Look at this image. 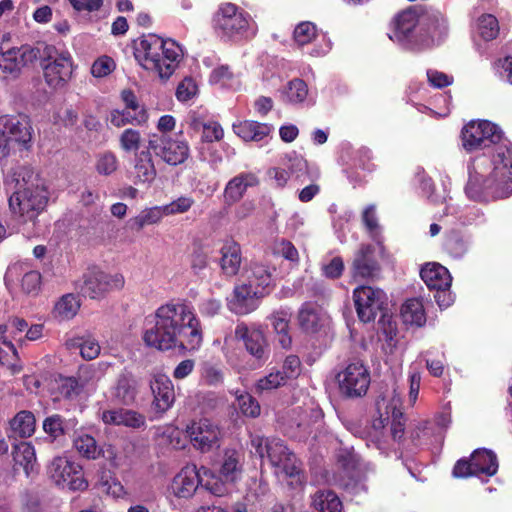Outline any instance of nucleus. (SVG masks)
I'll use <instances>...</instances> for the list:
<instances>
[{"instance_id":"f257e3e1","label":"nucleus","mask_w":512,"mask_h":512,"mask_svg":"<svg viewBox=\"0 0 512 512\" xmlns=\"http://www.w3.org/2000/svg\"><path fill=\"white\" fill-rule=\"evenodd\" d=\"M501 137L499 127L486 120L471 121L462 129V143L467 151L495 144L490 157L476 158L469 169L465 192L471 200L488 202L512 194V145L500 142Z\"/></svg>"},{"instance_id":"f03ea898","label":"nucleus","mask_w":512,"mask_h":512,"mask_svg":"<svg viewBox=\"0 0 512 512\" xmlns=\"http://www.w3.org/2000/svg\"><path fill=\"white\" fill-rule=\"evenodd\" d=\"M143 334V341L149 347L161 351L181 349L198 350L203 342L200 321L193 306L185 300L170 301L155 311Z\"/></svg>"},{"instance_id":"7ed1b4c3","label":"nucleus","mask_w":512,"mask_h":512,"mask_svg":"<svg viewBox=\"0 0 512 512\" xmlns=\"http://www.w3.org/2000/svg\"><path fill=\"white\" fill-rule=\"evenodd\" d=\"M134 56L144 69L155 72L161 79H169L183 58V50L172 39L155 34L141 36L135 42Z\"/></svg>"},{"instance_id":"20e7f679","label":"nucleus","mask_w":512,"mask_h":512,"mask_svg":"<svg viewBox=\"0 0 512 512\" xmlns=\"http://www.w3.org/2000/svg\"><path fill=\"white\" fill-rule=\"evenodd\" d=\"M251 445L261 458L267 456L275 474L280 479L289 480L292 486L302 485L304 477L301 463L281 439L252 435Z\"/></svg>"},{"instance_id":"39448f33","label":"nucleus","mask_w":512,"mask_h":512,"mask_svg":"<svg viewBox=\"0 0 512 512\" xmlns=\"http://www.w3.org/2000/svg\"><path fill=\"white\" fill-rule=\"evenodd\" d=\"M213 22L218 35L227 40L250 39L257 33V24L251 15L232 3L222 4Z\"/></svg>"},{"instance_id":"423d86ee","label":"nucleus","mask_w":512,"mask_h":512,"mask_svg":"<svg viewBox=\"0 0 512 512\" xmlns=\"http://www.w3.org/2000/svg\"><path fill=\"white\" fill-rule=\"evenodd\" d=\"M33 138V127L26 115L0 117V159L7 158L14 146L28 149Z\"/></svg>"},{"instance_id":"0eeeda50","label":"nucleus","mask_w":512,"mask_h":512,"mask_svg":"<svg viewBox=\"0 0 512 512\" xmlns=\"http://www.w3.org/2000/svg\"><path fill=\"white\" fill-rule=\"evenodd\" d=\"M203 475L207 477L204 488L211 494L221 497L227 492V484L239 481L243 473V458L236 450H225L219 469V477L211 470L202 467Z\"/></svg>"},{"instance_id":"6e6552de","label":"nucleus","mask_w":512,"mask_h":512,"mask_svg":"<svg viewBox=\"0 0 512 512\" xmlns=\"http://www.w3.org/2000/svg\"><path fill=\"white\" fill-rule=\"evenodd\" d=\"M47 203L48 192L45 186L15 190L9 198L10 211L20 223L34 221Z\"/></svg>"},{"instance_id":"1a4fd4ad","label":"nucleus","mask_w":512,"mask_h":512,"mask_svg":"<svg viewBox=\"0 0 512 512\" xmlns=\"http://www.w3.org/2000/svg\"><path fill=\"white\" fill-rule=\"evenodd\" d=\"M49 479L58 487L82 491L88 487L82 466L65 455L54 457L47 466Z\"/></svg>"},{"instance_id":"9d476101","label":"nucleus","mask_w":512,"mask_h":512,"mask_svg":"<svg viewBox=\"0 0 512 512\" xmlns=\"http://www.w3.org/2000/svg\"><path fill=\"white\" fill-rule=\"evenodd\" d=\"M339 391L349 398L362 397L370 385V373L363 362L354 360L342 368L336 375Z\"/></svg>"},{"instance_id":"9b49d317","label":"nucleus","mask_w":512,"mask_h":512,"mask_svg":"<svg viewBox=\"0 0 512 512\" xmlns=\"http://www.w3.org/2000/svg\"><path fill=\"white\" fill-rule=\"evenodd\" d=\"M124 277L120 273H106L97 268L89 269L84 273L80 292L91 299H100L107 293L123 288Z\"/></svg>"},{"instance_id":"f8f14e48","label":"nucleus","mask_w":512,"mask_h":512,"mask_svg":"<svg viewBox=\"0 0 512 512\" xmlns=\"http://www.w3.org/2000/svg\"><path fill=\"white\" fill-rule=\"evenodd\" d=\"M148 149L171 166L184 163L190 155L189 145L185 140L174 139L168 134H150Z\"/></svg>"},{"instance_id":"ddd939ff","label":"nucleus","mask_w":512,"mask_h":512,"mask_svg":"<svg viewBox=\"0 0 512 512\" xmlns=\"http://www.w3.org/2000/svg\"><path fill=\"white\" fill-rule=\"evenodd\" d=\"M3 42L0 45V78L17 77L25 66L33 63L39 55V49L29 45L21 47H6Z\"/></svg>"},{"instance_id":"4468645a","label":"nucleus","mask_w":512,"mask_h":512,"mask_svg":"<svg viewBox=\"0 0 512 512\" xmlns=\"http://www.w3.org/2000/svg\"><path fill=\"white\" fill-rule=\"evenodd\" d=\"M186 433L192 446L201 453L212 452L221 446L222 430L209 419L192 421L187 425Z\"/></svg>"},{"instance_id":"2eb2a0df","label":"nucleus","mask_w":512,"mask_h":512,"mask_svg":"<svg viewBox=\"0 0 512 512\" xmlns=\"http://www.w3.org/2000/svg\"><path fill=\"white\" fill-rule=\"evenodd\" d=\"M353 298L358 317L364 323L374 321L387 303L386 293L371 286L357 287L353 292Z\"/></svg>"},{"instance_id":"dca6fc26","label":"nucleus","mask_w":512,"mask_h":512,"mask_svg":"<svg viewBox=\"0 0 512 512\" xmlns=\"http://www.w3.org/2000/svg\"><path fill=\"white\" fill-rule=\"evenodd\" d=\"M498 470V461L494 452L487 449H477L471 455V460L460 459L453 468V476L464 478L479 474L493 476Z\"/></svg>"},{"instance_id":"f3484780","label":"nucleus","mask_w":512,"mask_h":512,"mask_svg":"<svg viewBox=\"0 0 512 512\" xmlns=\"http://www.w3.org/2000/svg\"><path fill=\"white\" fill-rule=\"evenodd\" d=\"M206 480L202 467L197 469L195 465H187L173 477L169 490L179 499H189L195 494L199 485L204 487Z\"/></svg>"},{"instance_id":"a211bd4d","label":"nucleus","mask_w":512,"mask_h":512,"mask_svg":"<svg viewBox=\"0 0 512 512\" xmlns=\"http://www.w3.org/2000/svg\"><path fill=\"white\" fill-rule=\"evenodd\" d=\"M44 78L47 85L53 89L64 87L72 76V58L67 52L54 57L43 66Z\"/></svg>"},{"instance_id":"6ab92c4d","label":"nucleus","mask_w":512,"mask_h":512,"mask_svg":"<svg viewBox=\"0 0 512 512\" xmlns=\"http://www.w3.org/2000/svg\"><path fill=\"white\" fill-rule=\"evenodd\" d=\"M21 279L22 290L26 294L35 295L40 290L41 275L39 272L30 270L25 263L17 262L11 264L5 273L4 281L6 287H10Z\"/></svg>"},{"instance_id":"aec40b11","label":"nucleus","mask_w":512,"mask_h":512,"mask_svg":"<svg viewBox=\"0 0 512 512\" xmlns=\"http://www.w3.org/2000/svg\"><path fill=\"white\" fill-rule=\"evenodd\" d=\"M150 387L154 396L152 408L157 414L162 415L174 404V385L167 375L154 373Z\"/></svg>"},{"instance_id":"412c9836","label":"nucleus","mask_w":512,"mask_h":512,"mask_svg":"<svg viewBox=\"0 0 512 512\" xmlns=\"http://www.w3.org/2000/svg\"><path fill=\"white\" fill-rule=\"evenodd\" d=\"M419 19L416 11L412 9L398 13L391 22L389 38L400 45L411 47V35Z\"/></svg>"},{"instance_id":"4be33fe9","label":"nucleus","mask_w":512,"mask_h":512,"mask_svg":"<svg viewBox=\"0 0 512 512\" xmlns=\"http://www.w3.org/2000/svg\"><path fill=\"white\" fill-rule=\"evenodd\" d=\"M264 294L248 283L235 286L232 297L228 301L229 309L235 314L246 315L258 307L259 298Z\"/></svg>"},{"instance_id":"5701e85b","label":"nucleus","mask_w":512,"mask_h":512,"mask_svg":"<svg viewBox=\"0 0 512 512\" xmlns=\"http://www.w3.org/2000/svg\"><path fill=\"white\" fill-rule=\"evenodd\" d=\"M235 337L244 342L246 350L254 358L262 361L268 358V344L261 330L251 329L246 324L240 323L236 326Z\"/></svg>"},{"instance_id":"b1692460","label":"nucleus","mask_w":512,"mask_h":512,"mask_svg":"<svg viewBox=\"0 0 512 512\" xmlns=\"http://www.w3.org/2000/svg\"><path fill=\"white\" fill-rule=\"evenodd\" d=\"M298 324L302 331L315 334L328 324V315L316 303L306 302L298 311Z\"/></svg>"},{"instance_id":"393cba45","label":"nucleus","mask_w":512,"mask_h":512,"mask_svg":"<svg viewBox=\"0 0 512 512\" xmlns=\"http://www.w3.org/2000/svg\"><path fill=\"white\" fill-rule=\"evenodd\" d=\"M220 268L227 278L236 276L242 264V252L240 245L232 240H225L220 248Z\"/></svg>"},{"instance_id":"a878e982","label":"nucleus","mask_w":512,"mask_h":512,"mask_svg":"<svg viewBox=\"0 0 512 512\" xmlns=\"http://www.w3.org/2000/svg\"><path fill=\"white\" fill-rule=\"evenodd\" d=\"M274 272V267H270L265 263L255 261L251 262L249 269L246 272V278L248 284L257 290H260L261 293L265 295L269 292L271 286L273 285Z\"/></svg>"},{"instance_id":"bb28decb","label":"nucleus","mask_w":512,"mask_h":512,"mask_svg":"<svg viewBox=\"0 0 512 512\" xmlns=\"http://www.w3.org/2000/svg\"><path fill=\"white\" fill-rule=\"evenodd\" d=\"M420 276L429 289H449L452 277L448 269L439 263H428L420 271Z\"/></svg>"},{"instance_id":"cd10ccee","label":"nucleus","mask_w":512,"mask_h":512,"mask_svg":"<svg viewBox=\"0 0 512 512\" xmlns=\"http://www.w3.org/2000/svg\"><path fill=\"white\" fill-rule=\"evenodd\" d=\"M374 248L371 245H361L353 260V277H373L379 270L377 262L373 259Z\"/></svg>"},{"instance_id":"c85d7f7f","label":"nucleus","mask_w":512,"mask_h":512,"mask_svg":"<svg viewBox=\"0 0 512 512\" xmlns=\"http://www.w3.org/2000/svg\"><path fill=\"white\" fill-rule=\"evenodd\" d=\"M102 421L108 425H123L131 428H139L145 424V417L140 413L129 409L105 410L101 415Z\"/></svg>"},{"instance_id":"c756f323","label":"nucleus","mask_w":512,"mask_h":512,"mask_svg":"<svg viewBox=\"0 0 512 512\" xmlns=\"http://www.w3.org/2000/svg\"><path fill=\"white\" fill-rule=\"evenodd\" d=\"M157 175L151 150L136 153L133 160L134 183H151Z\"/></svg>"},{"instance_id":"7c9ffc66","label":"nucleus","mask_w":512,"mask_h":512,"mask_svg":"<svg viewBox=\"0 0 512 512\" xmlns=\"http://www.w3.org/2000/svg\"><path fill=\"white\" fill-rule=\"evenodd\" d=\"M28 323L22 318H12L7 324L0 325V342L6 346L12 354V357L18 359V352L12 340L22 342L20 334L26 330Z\"/></svg>"},{"instance_id":"2f4dec72","label":"nucleus","mask_w":512,"mask_h":512,"mask_svg":"<svg viewBox=\"0 0 512 512\" xmlns=\"http://www.w3.org/2000/svg\"><path fill=\"white\" fill-rule=\"evenodd\" d=\"M258 184V179L253 173H241L232 178L224 189L225 202L232 204L239 201L248 187Z\"/></svg>"},{"instance_id":"473e14b6","label":"nucleus","mask_w":512,"mask_h":512,"mask_svg":"<svg viewBox=\"0 0 512 512\" xmlns=\"http://www.w3.org/2000/svg\"><path fill=\"white\" fill-rule=\"evenodd\" d=\"M12 457L15 466L23 468L27 477L37 470V457L34 446L29 442H20L13 446Z\"/></svg>"},{"instance_id":"72a5a7b5","label":"nucleus","mask_w":512,"mask_h":512,"mask_svg":"<svg viewBox=\"0 0 512 512\" xmlns=\"http://www.w3.org/2000/svg\"><path fill=\"white\" fill-rule=\"evenodd\" d=\"M8 184H14L15 190L34 189L35 187L44 186L43 181L34 173L33 169L28 166H18L7 178Z\"/></svg>"},{"instance_id":"f704fd0d","label":"nucleus","mask_w":512,"mask_h":512,"mask_svg":"<svg viewBox=\"0 0 512 512\" xmlns=\"http://www.w3.org/2000/svg\"><path fill=\"white\" fill-rule=\"evenodd\" d=\"M234 132L244 141H261L269 136L272 126L255 121H243L233 125Z\"/></svg>"},{"instance_id":"c9c22d12","label":"nucleus","mask_w":512,"mask_h":512,"mask_svg":"<svg viewBox=\"0 0 512 512\" xmlns=\"http://www.w3.org/2000/svg\"><path fill=\"white\" fill-rule=\"evenodd\" d=\"M311 506L319 512H345L337 494L331 490H318L311 496Z\"/></svg>"},{"instance_id":"e433bc0d","label":"nucleus","mask_w":512,"mask_h":512,"mask_svg":"<svg viewBox=\"0 0 512 512\" xmlns=\"http://www.w3.org/2000/svg\"><path fill=\"white\" fill-rule=\"evenodd\" d=\"M9 426L14 436L28 438L35 432L36 419L31 411L22 410L10 420Z\"/></svg>"},{"instance_id":"4c0bfd02","label":"nucleus","mask_w":512,"mask_h":512,"mask_svg":"<svg viewBox=\"0 0 512 512\" xmlns=\"http://www.w3.org/2000/svg\"><path fill=\"white\" fill-rule=\"evenodd\" d=\"M136 393L135 380L123 374L118 378L111 395L115 402L129 405L134 402Z\"/></svg>"},{"instance_id":"58836bf2","label":"nucleus","mask_w":512,"mask_h":512,"mask_svg":"<svg viewBox=\"0 0 512 512\" xmlns=\"http://www.w3.org/2000/svg\"><path fill=\"white\" fill-rule=\"evenodd\" d=\"M69 349H79L81 356L86 360H93L100 354L101 347L98 341L91 336L70 338L66 342Z\"/></svg>"},{"instance_id":"ea45409f","label":"nucleus","mask_w":512,"mask_h":512,"mask_svg":"<svg viewBox=\"0 0 512 512\" xmlns=\"http://www.w3.org/2000/svg\"><path fill=\"white\" fill-rule=\"evenodd\" d=\"M401 316L406 324L422 326L426 322V315L422 302L419 299L407 300L401 308Z\"/></svg>"},{"instance_id":"a19ab883","label":"nucleus","mask_w":512,"mask_h":512,"mask_svg":"<svg viewBox=\"0 0 512 512\" xmlns=\"http://www.w3.org/2000/svg\"><path fill=\"white\" fill-rule=\"evenodd\" d=\"M271 324L277 333V341L284 349L290 348L291 336L288 334L289 315L284 311L275 312L270 317Z\"/></svg>"},{"instance_id":"79ce46f5","label":"nucleus","mask_w":512,"mask_h":512,"mask_svg":"<svg viewBox=\"0 0 512 512\" xmlns=\"http://www.w3.org/2000/svg\"><path fill=\"white\" fill-rule=\"evenodd\" d=\"M73 446L82 457L90 460L97 459L102 453L96 440L91 435L85 433L75 436Z\"/></svg>"},{"instance_id":"37998d69","label":"nucleus","mask_w":512,"mask_h":512,"mask_svg":"<svg viewBox=\"0 0 512 512\" xmlns=\"http://www.w3.org/2000/svg\"><path fill=\"white\" fill-rule=\"evenodd\" d=\"M283 100L290 104L303 103L308 97L307 84L302 79H293L288 82L282 92Z\"/></svg>"},{"instance_id":"c03bdc74","label":"nucleus","mask_w":512,"mask_h":512,"mask_svg":"<svg viewBox=\"0 0 512 512\" xmlns=\"http://www.w3.org/2000/svg\"><path fill=\"white\" fill-rule=\"evenodd\" d=\"M476 31L483 40L491 41L499 34V22L492 14H482L477 18Z\"/></svg>"},{"instance_id":"a18cd8bd","label":"nucleus","mask_w":512,"mask_h":512,"mask_svg":"<svg viewBox=\"0 0 512 512\" xmlns=\"http://www.w3.org/2000/svg\"><path fill=\"white\" fill-rule=\"evenodd\" d=\"M80 308V303L72 294H66L55 304L54 315L61 320L73 318Z\"/></svg>"},{"instance_id":"49530a36","label":"nucleus","mask_w":512,"mask_h":512,"mask_svg":"<svg viewBox=\"0 0 512 512\" xmlns=\"http://www.w3.org/2000/svg\"><path fill=\"white\" fill-rule=\"evenodd\" d=\"M471 241L468 237L460 233H451L445 242V249L447 253L453 258H462L470 247Z\"/></svg>"},{"instance_id":"de8ad7c7","label":"nucleus","mask_w":512,"mask_h":512,"mask_svg":"<svg viewBox=\"0 0 512 512\" xmlns=\"http://www.w3.org/2000/svg\"><path fill=\"white\" fill-rule=\"evenodd\" d=\"M287 382L280 369L272 368L267 375L258 379L255 384V391L257 393L269 392L284 386Z\"/></svg>"},{"instance_id":"09e8293b","label":"nucleus","mask_w":512,"mask_h":512,"mask_svg":"<svg viewBox=\"0 0 512 512\" xmlns=\"http://www.w3.org/2000/svg\"><path fill=\"white\" fill-rule=\"evenodd\" d=\"M164 216H166L164 206H154L142 210L132 219V222L138 230H141L147 225L159 223Z\"/></svg>"},{"instance_id":"8fccbe9b","label":"nucleus","mask_w":512,"mask_h":512,"mask_svg":"<svg viewBox=\"0 0 512 512\" xmlns=\"http://www.w3.org/2000/svg\"><path fill=\"white\" fill-rule=\"evenodd\" d=\"M427 33L431 38V42H439L447 33V21L444 16L435 12L428 15L426 18Z\"/></svg>"},{"instance_id":"3c124183","label":"nucleus","mask_w":512,"mask_h":512,"mask_svg":"<svg viewBox=\"0 0 512 512\" xmlns=\"http://www.w3.org/2000/svg\"><path fill=\"white\" fill-rule=\"evenodd\" d=\"M403 413L401 411V398L400 395L394 391L391 399V432L394 439L401 438L404 432V425L402 423Z\"/></svg>"},{"instance_id":"603ef678","label":"nucleus","mask_w":512,"mask_h":512,"mask_svg":"<svg viewBox=\"0 0 512 512\" xmlns=\"http://www.w3.org/2000/svg\"><path fill=\"white\" fill-rule=\"evenodd\" d=\"M42 428L51 442L56 441L65 434L64 419L59 414L46 417Z\"/></svg>"},{"instance_id":"864d4df0","label":"nucleus","mask_w":512,"mask_h":512,"mask_svg":"<svg viewBox=\"0 0 512 512\" xmlns=\"http://www.w3.org/2000/svg\"><path fill=\"white\" fill-rule=\"evenodd\" d=\"M119 144L123 151L136 153L142 144L141 133L136 129H125L119 137Z\"/></svg>"},{"instance_id":"5fc2aeb1","label":"nucleus","mask_w":512,"mask_h":512,"mask_svg":"<svg viewBox=\"0 0 512 512\" xmlns=\"http://www.w3.org/2000/svg\"><path fill=\"white\" fill-rule=\"evenodd\" d=\"M239 409L242 414L248 417L256 418L260 415V405L258 401L248 393H235Z\"/></svg>"},{"instance_id":"6e6d98bb","label":"nucleus","mask_w":512,"mask_h":512,"mask_svg":"<svg viewBox=\"0 0 512 512\" xmlns=\"http://www.w3.org/2000/svg\"><path fill=\"white\" fill-rule=\"evenodd\" d=\"M201 378L209 386H219L223 383L224 373L220 366L206 362L201 367Z\"/></svg>"},{"instance_id":"4d7b16f0","label":"nucleus","mask_w":512,"mask_h":512,"mask_svg":"<svg viewBox=\"0 0 512 512\" xmlns=\"http://www.w3.org/2000/svg\"><path fill=\"white\" fill-rule=\"evenodd\" d=\"M274 253L297 265L300 257L297 248L292 242L286 239H280L275 242Z\"/></svg>"},{"instance_id":"13d9d810","label":"nucleus","mask_w":512,"mask_h":512,"mask_svg":"<svg viewBox=\"0 0 512 512\" xmlns=\"http://www.w3.org/2000/svg\"><path fill=\"white\" fill-rule=\"evenodd\" d=\"M378 410L380 417L373 420L372 429L375 431V436L378 437L382 434V430L390 423L391 419V402L388 403L385 398L378 402Z\"/></svg>"},{"instance_id":"bf43d9fd","label":"nucleus","mask_w":512,"mask_h":512,"mask_svg":"<svg viewBox=\"0 0 512 512\" xmlns=\"http://www.w3.org/2000/svg\"><path fill=\"white\" fill-rule=\"evenodd\" d=\"M317 34L316 26L312 22H302L298 24L294 29V40L300 45H306L310 43Z\"/></svg>"},{"instance_id":"052dcab7","label":"nucleus","mask_w":512,"mask_h":512,"mask_svg":"<svg viewBox=\"0 0 512 512\" xmlns=\"http://www.w3.org/2000/svg\"><path fill=\"white\" fill-rule=\"evenodd\" d=\"M76 379L79 381L82 389L92 388L99 380V370L93 365L80 367Z\"/></svg>"},{"instance_id":"680f3d73","label":"nucleus","mask_w":512,"mask_h":512,"mask_svg":"<svg viewBox=\"0 0 512 512\" xmlns=\"http://www.w3.org/2000/svg\"><path fill=\"white\" fill-rule=\"evenodd\" d=\"M118 160L112 152H106L99 156L96 170L99 174L110 175L117 170Z\"/></svg>"},{"instance_id":"e2e57ef3","label":"nucleus","mask_w":512,"mask_h":512,"mask_svg":"<svg viewBox=\"0 0 512 512\" xmlns=\"http://www.w3.org/2000/svg\"><path fill=\"white\" fill-rule=\"evenodd\" d=\"M281 165L289 170L290 174H296L298 176L299 172L305 171L307 168V162L302 157L297 155L295 152L287 154L282 160Z\"/></svg>"},{"instance_id":"0e129e2a","label":"nucleus","mask_w":512,"mask_h":512,"mask_svg":"<svg viewBox=\"0 0 512 512\" xmlns=\"http://www.w3.org/2000/svg\"><path fill=\"white\" fill-rule=\"evenodd\" d=\"M280 372L287 381L297 378L301 372V362L299 357L296 355L287 356Z\"/></svg>"},{"instance_id":"69168bd1","label":"nucleus","mask_w":512,"mask_h":512,"mask_svg":"<svg viewBox=\"0 0 512 512\" xmlns=\"http://www.w3.org/2000/svg\"><path fill=\"white\" fill-rule=\"evenodd\" d=\"M193 204V198L188 196H181L176 200L170 202L169 204L163 206L165 209L166 216H169L185 213L192 207Z\"/></svg>"},{"instance_id":"338daca9","label":"nucleus","mask_w":512,"mask_h":512,"mask_svg":"<svg viewBox=\"0 0 512 512\" xmlns=\"http://www.w3.org/2000/svg\"><path fill=\"white\" fill-rule=\"evenodd\" d=\"M344 271V262L341 257H333L328 263L321 266L322 275L328 279H338Z\"/></svg>"},{"instance_id":"774afa93","label":"nucleus","mask_w":512,"mask_h":512,"mask_svg":"<svg viewBox=\"0 0 512 512\" xmlns=\"http://www.w3.org/2000/svg\"><path fill=\"white\" fill-rule=\"evenodd\" d=\"M198 91V87L196 82L192 78H185L182 82L179 83L176 96L179 101H188L192 99Z\"/></svg>"}]
</instances>
